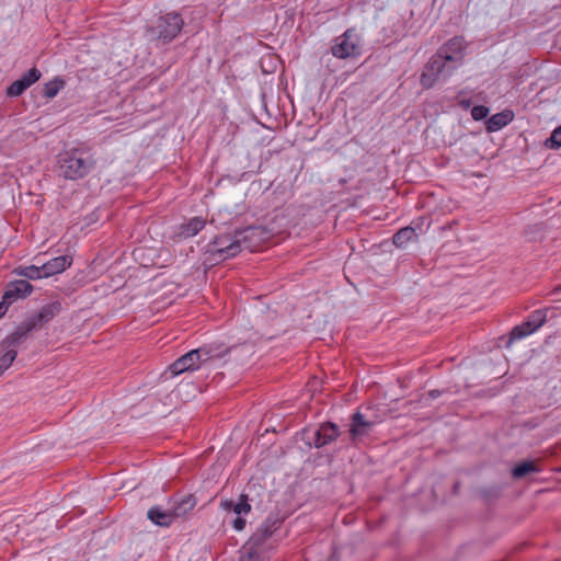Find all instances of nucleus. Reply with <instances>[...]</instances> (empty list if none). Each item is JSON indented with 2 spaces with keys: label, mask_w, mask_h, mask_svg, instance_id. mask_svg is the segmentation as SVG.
<instances>
[{
  "label": "nucleus",
  "mask_w": 561,
  "mask_h": 561,
  "mask_svg": "<svg viewBox=\"0 0 561 561\" xmlns=\"http://www.w3.org/2000/svg\"><path fill=\"white\" fill-rule=\"evenodd\" d=\"M256 229L248 227L241 231H237L234 234H221L215 238V240L208 245L207 252L213 256L214 260L225 261L233 257L243 250H252L250 239L255 236Z\"/></svg>",
  "instance_id": "1"
},
{
  "label": "nucleus",
  "mask_w": 561,
  "mask_h": 561,
  "mask_svg": "<svg viewBox=\"0 0 561 561\" xmlns=\"http://www.w3.org/2000/svg\"><path fill=\"white\" fill-rule=\"evenodd\" d=\"M59 175L67 180H79L88 175L95 165L92 154L83 149H72L59 154Z\"/></svg>",
  "instance_id": "2"
},
{
  "label": "nucleus",
  "mask_w": 561,
  "mask_h": 561,
  "mask_svg": "<svg viewBox=\"0 0 561 561\" xmlns=\"http://www.w3.org/2000/svg\"><path fill=\"white\" fill-rule=\"evenodd\" d=\"M446 59L451 58L443 56L442 53L437 50L425 64L420 78V82L424 89L433 88L440 75L450 76L453 73L449 72L451 64Z\"/></svg>",
  "instance_id": "3"
},
{
  "label": "nucleus",
  "mask_w": 561,
  "mask_h": 561,
  "mask_svg": "<svg viewBox=\"0 0 561 561\" xmlns=\"http://www.w3.org/2000/svg\"><path fill=\"white\" fill-rule=\"evenodd\" d=\"M331 53L340 59L354 58L360 55V39L354 28L346 30L334 39Z\"/></svg>",
  "instance_id": "4"
},
{
  "label": "nucleus",
  "mask_w": 561,
  "mask_h": 561,
  "mask_svg": "<svg viewBox=\"0 0 561 561\" xmlns=\"http://www.w3.org/2000/svg\"><path fill=\"white\" fill-rule=\"evenodd\" d=\"M183 25L184 21L180 14L168 13L159 18L153 31L157 38L165 44L172 42L180 34Z\"/></svg>",
  "instance_id": "5"
},
{
  "label": "nucleus",
  "mask_w": 561,
  "mask_h": 561,
  "mask_svg": "<svg viewBox=\"0 0 561 561\" xmlns=\"http://www.w3.org/2000/svg\"><path fill=\"white\" fill-rule=\"evenodd\" d=\"M211 358L210 352L206 348H197L190 351L185 355L176 359L170 367L173 375H180L187 370L199 368L201 364Z\"/></svg>",
  "instance_id": "6"
},
{
  "label": "nucleus",
  "mask_w": 561,
  "mask_h": 561,
  "mask_svg": "<svg viewBox=\"0 0 561 561\" xmlns=\"http://www.w3.org/2000/svg\"><path fill=\"white\" fill-rule=\"evenodd\" d=\"M547 320V310L538 309L533 311L528 318L519 325L513 328L510 333V342L526 337L545 324Z\"/></svg>",
  "instance_id": "7"
},
{
  "label": "nucleus",
  "mask_w": 561,
  "mask_h": 561,
  "mask_svg": "<svg viewBox=\"0 0 561 561\" xmlns=\"http://www.w3.org/2000/svg\"><path fill=\"white\" fill-rule=\"evenodd\" d=\"M280 526L277 518H266L248 541L253 542L259 548L270 552L274 545L271 542L272 535Z\"/></svg>",
  "instance_id": "8"
},
{
  "label": "nucleus",
  "mask_w": 561,
  "mask_h": 561,
  "mask_svg": "<svg viewBox=\"0 0 561 561\" xmlns=\"http://www.w3.org/2000/svg\"><path fill=\"white\" fill-rule=\"evenodd\" d=\"M443 56H448L451 59H446L451 64L449 72H453L461 64L465 56V41L462 37L456 36L450 38L438 49Z\"/></svg>",
  "instance_id": "9"
},
{
  "label": "nucleus",
  "mask_w": 561,
  "mask_h": 561,
  "mask_svg": "<svg viewBox=\"0 0 561 561\" xmlns=\"http://www.w3.org/2000/svg\"><path fill=\"white\" fill-rule=\"evenodd\" d=\"M38 330L36 328V324L32 322L28 317L22 321L14 332L5 336L2 342L1 346L3 350H12L11 347H15L21 345L23 342L26 341L27 336L33 332Z\"/></svg>",
  "instance_id": "10"
},
{
  "label": "nucleus",
  "mask_w": 561,
  "mask_h": 561,
  "mask_svg": "<svg viewBox=\"0 0 561 561\" xmlns=\"http://www.w3.org/2000/svg\"><path fill=\"white\" fill-rule=\"evenodd\" d=\"M375 422L367 420L359 411L351 417L350 437L353 443H357L363 437L368 436L375 427Z\"/></svg>",
  "instance_id": "11"
},
{
  "label": "nucleus",
  "mask_w": 561,
  "mask_h": 561,
  "mask_svg": "<svg viewBox=\"0 0 561 561\" xmlns=\"http://www.w3.org/2000/svg\"><path fill=\"white\" fill-rule=\"evenodd\" d=\"M340 435L339 426L334 423L327 422L319 426L314 433L313 446L321 448L334 442Z\"/></svg>",
  "instance_id": "12"
},
{
  "label": "nucleus",
  "mask_w": 561,
  "mask_h": 561,
  "mask_svg": "<svg viewBox=\"0 0 561 561\" xmlns=\"http://www.w3.org/2000/svg\"><path fill=\"white\" fill-rule=\"evenodd\" d=\"M32 291L33 286L26 279H19L7 286L3 297L12 305L18 298H24Z\"/></svg>",
  "instance_id": "13"
},
{
  "label": "nucleus",
  "mask_w": 561,
  "mask_h": 561,
  "mask_svg": "<svg viewBox=\"0 0 561 561\" xmlns=\"http://www.w3.org/2000/svg\"><path fill=\"white\" fill-rule=\"evenodd\" d=\"M60 311V302L54 301L43 306L37 313L30 316L28 319L36 324L37 329H41L45 323L51 321Z\"/></svg>",
  "instance_id": "14"
},
{
  "label": "nucleus",
  "mask_w": 561,
  "mask_h": 561,
  "mask_svg": "<svg viewBox=\"0 0 561 561\" xmlns=\"http://www.w3.org/2000/svg\"><path fill=\"white\" fill-rule=\"evenodd\" d=\"M197 505V499L193 494H187L175 501L172 507V514L175 518H184L193 512Z\"/></svg>",
  "instance_id": "15"
},
{
  "label": "nucleus",
  "mask_w": 561,
  "mask_h": 561,
  "mask_svg": "<svg viewBox=\"0 0 561 561\" xmlns=\"http://www.w3.org/2000/svg\"><path fill=\"white\" fill-rule=\"evenodd\" d=\"M72 264V256L60 255L49 260L43 264L44 276H53L62 273L67 267Z\"/></svg>",
  "instance_id": "16"
},
{
  "label": "nucleus",
  "mask_w": 561,
  "mask_h": 561,
  "mask_svg": "<svg viewBox=\"0 0 561 561\" xmlns=\"http://www.w3.org/2000/svg\"><path fill=\"white\" fill-rule=\"evenodd\" d=\"M147 517L150 522L160 527H170L174 520L172 511H164L160 506L151 507L147 513Z\"/></svg>",
  "instance_id": "17"
},
{
  "label": "nucleus",
  "mask_w": 561,
  "mask_h": 561,
  "mask_svg": "<svg viewBox=\"0 0 561 561\" xmlns=\"http://www.w3.org/2000/svg\"><path fill=\"white\" fill-rule=\"evenodd\" d=\"M267 558L268 552L250 541H247L240 551V561H264Z\"/></svg>",
  "instance_id": "18"
},
{
  "label": "nucleus",
  "mask_w": 561,
  "mask_h": 561,
  "mask_svg": "<svg viewBox=\"0 0 561 561\" xmlns=\"http://www.w3.org/2000/svg\"><path fill=\"white\" fill-rule=\"evenodd\" d=\"M220 507L225 511H233L238 516L248 514L251 511V505L247 494H241L237 503L231 500H224L220 502Z\"/></svg>",
  "instance_id": "19"
},
{
  "label": "nucleus",
  "mask_w": 561,
  "mask_h": 561,
  "mask_svg": "<svg viewBox=\"0 0 561 561\" xmlns=\"http://www.w3.org/2000/svg\"><path fill=\"white\" fill-rule=\"evenodd\" d=\"M513 112L511 111L496 113L486 121V129L489 131L500 130L513 119Z\"/></svg>",
  "instance_id": "20"
},
{
  "label": "nucleus",
  "mask_w": 561,
  "mask_h": 561,
  "mask_svg": "<svg viewBox=\"0 0 561 561\" xmlns=\"http://www.w3.org/2000/svg\"><path fill=\"white\" fill-rule=\"evenodd\" d=\"M417 233L415 228L407 226L398 230L392 238V242L397 248H404L409 242L416 240Z\"/></svg>",
  "instance_id": "21"
},
{
  "label": "nucleus",
  "mask_w": 561,
  "mask_h": 561,
  "mask_svg": "<svg viewBox=\"0 0 561 561\" xmlns=\"http://www.w3.org/2000/svg\"><path fill=\"white\" fill-rule=\"evenodd\" d=\"M205 227V220L202 217H194L188 222L181 226V236L191 238L197 234Z\"/></svg>",
  "instance_id": "22"
},
{
  "label": "nucleus",
  "mask_w": 561,
  "mask_h": 561,
  "mask_svg": "<svg viewBox=\"0 0 561 561\" xmlns=\"http://www.w3.org/2000/svg\"><path fill=\"white\" fill-rule=\"evenodd\" d=\"M540 468L533 460H526L516 465L512 469V477L514 479H522L529 473L539 472Z\"/></svg>",
  "instance_id": "23"
},
{
  "label": "nucleus",
  "mask_w": 561,
  "mask_h": 561,
  "mask_svg": "<svg viewBox=\"0 0 561 561\" xmlns=\"http://www.w3.org/2000/svg\"><path fill=\"white\" fill-rule=\"evenodd\" d=\"M66 85V82L60 77H55L53 80L48 81L44 85L43 95L47 99L55 98L58 92L64 89Z\"/></svg>",
  "instance_id": "24"
},
{
  "label": "nucleus",
  "mask_w": 561,
  "mask_h": 561,
  "mask_svg": "<svg viewBox=\"0 0 561 561\" xmlns=\"http://www.w3.org/2000/svg\"><path fill=\"white\" fill-rule=\"evenodd\" d=\"M14 272L18 275L26 277L28 279H38V278L45 277L43 265H41V266L30 265V266L19 267Z\"/></svg>",
  "instance_id": "25"
},
{
  "label": "nucleus",
  "mask_w": 561,
  "mask_h": 561,
  "mask_svg": "<svg viewBox=\"0 0 561 561\" xmlns=\"http://www.w3.org/2000/svg\"><path fill=\"white\" fill-rule=\"evenodd\" d=\"M545 147L547 149L557 150L561 148V125L557 127L550 135L549 138L545 140Z\"/></svg>",
  "instance_id": "26"
},
{
  "label": "nucleus",
  "mask_w": 561,
  "mask_h": 561,
  "mask_svg": "<svg viewBox=\"0 0 561 561\" xmlns=\"http://www.w3.org/2000/svg\"><path fill=\"white\" fill-rule=\"evenodd\" d=\"M7 352L0 357V376L12 365L16 358L15 350H5Z\"/></svg>",
  "instance_id": "27"
},
{
  "label": "nucleus",
  "mask_w": 561,
  "mask_h": 561,
  "mask_svg": "<svg viewBox=\"0 0 561 561\" xmlns=\"http://www.w3.org/2000/svg\"><path fill=\"white\" fill-rule=\"evenodd\" d=\"M26 89H28L27 84L22 79H18L7 88V95L19 96L24 93Z\"/></svg>",
  "instance_id": "28"
},
{
  "label": "nucleus",
  "mask_w": 561,
  "mask_h": 561,
  "mask_svg": "<svg viewBox=\"0 0 561 561\" xmlns=\"http://www.w3.org/2000/svg\"><path fill=\"white\" fill-rule=\"evenodd\" d=\"M41 76V71L37 68L33 67L27 72H25L20 79H22L30 88L33 83L39 80Z\"/></svg>",
  "instance_id": "29"
},
{
  "label": "nucleus",
  "mask_w": 561,
  "mask_h": 561,
  "mask_svg": "<svg viewBox=\"0 0 561 561\" xmlns=\"http://www.w3.org/2000/svg\"><path fill=\"white\" fill-rule=\"evenodd\" d=\"M489 108L484 105H476L471 108V116L474 121L484 119L489 115Z\"/></svg>",
  "instance_id": "30"
},
{
  "label": "nucleus",
  "mask_w": 561,
  "mask_h": 561,
  "mask_svg": "<svg viewBox=\"0 0 561 561\" xmlns=\"http://www.w3.org/2000/svg\"><path fill=\"white\" fill-rule=\"evenodd\" d=\"M245 519L242 517V516H237L233 522H232V526L233 528L237 530V531H241L244 529L245 527Z\"/></svg>",
  "instance_id": "31"
},
{
  "label": "nucleus",
  "mask_w": 561,
  "mask_h": 561,
  "mask_svg": "<svg viewBox=\"0 0 561 561\" xmlns=\"http://www.w3.org/2000/svg\"><path fill=\"white\" fill-rule=\"evenodd\" d=\"M425 224L427 227H430V221H427V219L425 217H421L416 221H413L414 226H412V227L415 228V231L419 230V231L423 232L424 231L423 227Z\"/></svg>",
  "instance_id": "32"
},
{
  "label": "nucleus",
  "mask_w": 561,
  "mask_h": 561,
  "mask_svg": "<svg viewBox=\"0 0 561 561\" xmlns=\"http://www.w3.org/2000/svg\"><path fill=\"white\" fill-rule=\"evenodd\" d=\"M465 94V91H460L458 93V104L463 108L468 110L471 106V100L469 99H462V95Z\"/></svg>",
  "instance_id": "33"
},
{
  "label": "nucleus",
  "mask_w": 561,
  "mask_h": 561,
  "mask_svg": "<svg viewBox=\"0 0 561 561\" xmlns=\"http://www.w3.org/2000/svg\"><path fill=\"white\" fill-rule=\"evenodd\" d=\"M10 306V301L5 300V298L2 296V300L0 301V319L4 317Z\"/></svg>",
  "instance_id": "34"
},
{
  "label": "nucleus",
  "mask_w": 561,
  "mask_h": 561,
  "mask_svg": "<svg viewBox=\"0 0 561 561\" xmlns=\"http://www.w3.org/2000/svg\"><path fill=\"white\" fill-rule=\"evenodd\" d=\"M440 394H442V391H440V390H437V389L431 390V391H428V393H427V396H428L431 399H436V398H438Z\"/></svg>",
  "instance_id": "35"
}]
</instances>
